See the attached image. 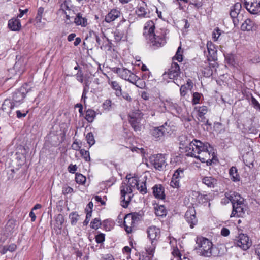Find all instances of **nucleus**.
Instances as JSON below:
<instances>
[{"instance_id": "f704fd0d", "label": "nucleus", "mask_w": 260, "mask_h": 260, "mask_svg": "<svg viewBox=\"0 0 260 260\" xmlns=\"http://www.w3.org/2000/svg\"><path fill=\"white\" fill-rule=\"evenodd\" d=\"M95 116L96 113L93 110L88 109L86 111L85 118L88 122H92Z\"/></svg>"}, {"instance_id": "9d476101", "label": "nucleus", "mask_w": 260, "mask_h": 260, "mask_svg": "<svg viewBox=\"0 0 260 260\" xmlns=\"http://www.w3.org/2000/svg\"><path fill=\"white\" fill-rule=\"evenodd\" d=\"M233 211L231 217H242L245 214L244 205L241 201L232 202Z\"/></svg>"}, {"instance_id": "1a4fd4ad", "label": "nucleus", "mask_w": 260, "mask_h": 260, "mask_svg": "<svg viewBox=\"0 0 260 260\" xmlns=\"http://www.w3.org/2000/svg\"><path fill=\"white\" fill-rule=\"evenodd\" d=\"M169 126L166 122L160 126L153 127L151 130V134L156 140H158L169 133Z\"/></svg>"}, {"instance_id": "f8f14e48", "label": "nucleus", "mask_w": 260, "mask_h": 260, "mask_svg": "<svg viewBox=\"0 0 260 260\" xmlns=\"http://www.w3.org/2000/svg\"><path fill=\"white\" fill-rule=\"evenodd\" d=\"M185 219L191 229H193L194 225L197 224L198 219L196 217V212L193 208L187 210L185 214Z\"/></svg>"}, {"instance_id": "c9c22d12", "label": "nucleus", "mask_w": 260, "mask_h": 260, "mask_svg": "<svg viewBox=\"0 0 260 260\" xmlns=\"http://www.w3.org/2000/svg\"><path fill=\"white\" fill-rule=\"evenodd\" d=\"M229 174L231 177V179L234 181H238L240 180V177L237 173V169L236 167H232L229 170Z\"/></svg>"}, {"instance_id": "a19ab883", "label": "nucleus", "mask_w": 260, "mask_h": 260, "mask_svg": "<svg viewBox=\"0 0 260 260\" xmlns=\"http://www.w3.org/2000/svg\"><path fill=\"white\" fill-rule=\"evenodd\" d=\"M102 225V222L99 218H95L91 222H90V227L95 230L98 229L101 227Z\"/></svg>"}, {"instance_id": "3c124183", "label": "nucleus", "mask_w": 260, "mask_h": 260, "mask_svg": "<svg viewBox=\"0 0 260 260\" xmlns=\"http://www.w3.org/2000/svg\"><path fill=\"white\" fill-rule=\"evenodd\" d=\"M202 94L200 93L196 92L193 93L192 103L193 105H196L200 102V100Z\"/></svg>"}, {"instance_id": "c85d7f7f", "label": "nucleus", "mask_w": 260, "mask_h": 260, "mask_svg": "<svg viewBox=\"0 0 260 260\" xmlns=\"http://www.w3.org/2000/svg\"><path fill=\"white\" fill-rule=\"evenodd\" d=\"M134 180L135 181V185H136L137 189L139 191L140 193L142 194H146L147 189L146 181H143L141 183H139L137 178H134Z\"/></svg>"}, {"instance_id": "cd10ccee", "label": "nucleus", "mask_w": 260, "mask_h": 260, "mask_svg": "<svg viewBox=\"0 0 260 260\" xmlns=\"http://www.w3.org/2000/svg\"><path fill=\"white\" fill-rule=\"evenodd\" d=\"M193 88V83L190 79H188L186 84L181 86L180 89V95L184 96L187 93L188 90H191Z\"/></svg>"}, {"instance_id": "13d9d810", "label": "nucleus", "mask_w": 260, "mask_h": 260, "mask_svg": "<svg viewBox=\"0 0 260 260\" xmlns=\"http://www.w3.org/2000/svg\"><path fill=\"white\" fill-rule=\"evenodd\" d=\"M213 63H209V69H206L207 70V76H210L212 75L213 71L212 68H215L218 66L217 63L215 61Z\"/></svg>"}, {"instance_id": "aec40b11", "label": "nucleus", "mask_w": 260, "mask_h": 260, "mask_svg": "<svg viewBox=\"0 0 260 260\" xmlns=\"http://www.w3.org/2000/svg\"><path fill=\"white\" fill-rule=\"evenodd\" d=\"M153 194L155 198L164 200L165 199V188L161 184H156L153 188Z\"/></svg>"}, {"instance_id": "b1692460", "label": "nucleus", "mask_w": 260, "mask_h": 260, "mask_svg": "<svg viewBox=\"0 0 260 260\" xmlns=\"http://www.w3.org/2000/svg\"><path fill=\"white\" fill-rule=\"evenodd\" d=\"M131 186H129L126 187V190H125L124 187H121L120 193H121V199H122L121 202L123 203L121 204V206L126 208L128 207V204L129 203V201H126L125 199V197L126 194L128 192L129 193H131L132 192V189L131 188Z\"/></svg>"}, {"instance_id": "f257e3e1", "label": "nucleus", "mask_w": 260, "mask_h": 260, "mask_svg": "<svg viewBox=\"0 0 260 260\" xmlns=\"http://www.w3.org/2000/svg\"><path fill=\"white\" fill-rule=\"evenodd\" d=\"M196 242L197 246L194 247V250L198 255L205 257H210L214 255L213 244L208 239L198 236Z\"/></svg>"}, {"instance_id": "bf43d9fd", "label": "nucleus", "mask_w": 260, "mask_h": 260, "mask_svg": "<svg viewBox=\"0 0 260 260\" xmlns=\"http://www.w3.org/2000/svg\"><path fill=\"white\" fill-rule=\"evenodd\" d=\"M95 239L97 243H102L105 241V234L103 233H100L95 236Z\"/></svg>"}, {"instance_id": "338daca9", "label": "nucleus", "mask_w": 260, "mask_h": 260, "mask_svg": "<svg viewBox=\"0 0 260 260\" xmlns=\"http://www.w3.org/2000/svg\"><path fill=\"white\" fill-rule=\"evenodd\" d=\"M134 85L140 88H143L145 86V83L139 78V79L137 81V83H135Z\"/></svg>"}, {"instance_id": "37998d69", "label": "nucleus", "mask_w": 260, "mask_h": 260, "mask_svg": "<svg viewBox=\"0 0 260 260\" xmlns=\"http://www.w3.org/2000/svg\"><path fill=\"white\" fill-rule=\"evenodd\" d=\"M183 176L184 169L181 168H179L175 171L172 177H174V179L176 178L179 180L180 178L183 177Z\"/></svg>"}, {"instance_id": "e2e57ef3", "label": "nucleus", "mask_w": 260, "mask_h": 260, "mask_svg": "<svg viewBox=\"0 0 260 260\" xmlns=\"http://www.w3.org/2000/svg\"><path fill=\"white\" fill-rule=\"evenodd\" d=\"M112 102L110 100H106L103 104V107L105 110H109L111 107Z\"/></svg>"}, {"instance_id": "774afa93", "label": "nucleus", "mask_w": 260, "mask_h": 260, "mask_svg": "<svg viewBox=\"0 0 260 260\" xmlns=\"http://www.w3.org/2000/svg\"><path fill=\"white\" fill-rule=\"evenodd\" d=\"M251 103L253 105V107L255 108L259 109L260 108V104L259 102L256 100V99L253 96L251 98Z\"/></svg>"}, {"instance_id": "6e6552de", "label": "nucleus", "mask_w": 260, "mask_h": 260, "mask_svg": "<svg viewBox=\"0 0 260 260\" xmlns=\"http://www.w3.org/2000/svg\"><path fill=\"white\" fill-rule=\"evenodd\" d=\"M244 6L252 14H258L260 12V0H244Z\"/></svg>"}, {"instance_id": "6e6d98bb", "label": "nucleus", "mask_w": 260, "mask_h": 260, "mask_svg": "<svg viewBox=\"0 0 260 260\" xmlns=\"http://www.w3.org/2000/svg\"><path fill=\"white\" fill-rule=\"evenodd\" d=\"M44 12V8L41 7L38 9L37 14L35 18L37 22H41L42 15Z\"/></svg>"}, {"instance_id": "412c9836", "label": "nucleus", "mask_w": 260, "mask_h": 260, "mask_svg": "<svg viewBox=\"0 0 260 260\" xmlns=\"http://www.w3.org/2000/svg\"><path fill=\"white\" fill-rule=\"evenodd\" d=\"M111 71L117 73L120 78L125 80L128 78V75H130L131 73V71L126 68H120L118 67H113L111 69Z\"/></svg>"}, {"instance_id": "5701e85b", "label": "nucleus", "mask_w": 260, "mask_h": 260, "mask_svg": "<svg viewBox=\"0 0 260 260\" xmlns=\"http://www.w3.org/2000/svg\"><path fill=\"white\" fill-rule=\"evenodd\" d=\"M217 182V180L212 176H204L202 178V182L210 188L215 187Z\"/></svg>"}, {"instance_id": "f3484780", "label": "nucleus", "mask_w": 260, "mask_h": 260, "mask_svg": "<svg viewBox=\"0 0 260 260\" xmlns=\"http://www.w3.org/2000/svg\"><path fill=\"white\" fill-rule=\"evenodd\" d=\"M123 22L119 24L115 31L114 32V38L117 42L120 41L127 34L128 31V25L124 26V28H122Z\"/></svg>"}, {"instance_id": "423d86ee", "label": "nucleus", "mask_w": 260, "mask_h": 260, "mask_svg": "<svg viewBox=\"0 0 260 260\" xmlns=\"http://www.w3.org/2000/svg\"><path fill=\"white\" fill-rule=\"evenodd\" d=\"M234 245L240 247L244 250L248 249L251 245L249 238L244 234H240L234 241Z\"/></svg>"}, {"instance_id": "4c0bfd02", "label": "nucleus", "mask_w": 260, "mask_h": 260, "mask_svg": "<svg viewBox=\"0 0 260 260\" xmlns=\"http://www.w3.org/2000/svg\"><path fill=\"white\" fill-rule=\"evenodd\" d=\"M69 218L71 220V224L75 225L79 220V215L77 212H72L69 214Z\"/></svg>"}, {"instance_id": "9b49d317", "label": "nucleus", "mask_w": 260, "mask_h": 260, "mask_svg": "<svg viewBox=\"0 0 260 260\" xmlns=\"http://www.w3.org/2000/svg\"><path fill=\"white\" fill-rule=\"evenodd\" d=\"M166 34H162L160 35L155 34L154 38H151L149 41L153 49H155L164 46L166 43Z\"/></svg>"}, {"instance_id": "a211bd4d", "label": "nucleus", "mask_w": 260, "mask_h": 260, "mask_svg": "<svg viewBox=\"0 0 260 260\" xmlns=\"http://www.w3.org/2000/svg\"><path fill=\"white\" fill-rule=\"evenodd\" d=\"M16 59L14 69L16 72L22 73L25 70L26 58L24 57L16 56Z\"/></svg>"}, {"instance_id": "de8ad7c7", "label": "nucleus", "mask_w": 260, "mask_h": 260, "mask_svg": "<svg viewBox=\"0 0 260 260\" xmlns=\"http://www.w3.org/2000/svg\"><path fill=\"white\" fill-rule=\"evenodd\" d=\"M131 215L132 219L134 220L135 224L140 221L142 218V214L140 212H132L129 213Z\"/></svg>"}, {"instance_id": "6ab92c4d", "label": "nucleus", "mask_w": 260, "mask_h": 260, "mask_svg": "<svg viewBox=\"0 0 260 260\" xmlns=\"http://www.w3.org/2000/svg\"><path fill=\"white\" fill-rule=\"evenodd\" d=\"M121 14L120 11L117 9H111L105 16V21L107 23L113 22L119 17Z\"/></svg>"}, {"instance_id": "79ce46f5", "label": "nucleus", "mask_w": 260, "mask_h": 260, "mask_svg": "<svg viewBox=\"0 0 260 260\" xmlns=\"http://www.w3.org/2000/svg\"><path fill=\"white\" fill-rule=\"evenodd\" d=\"M156 243H154V244H153V245L151 244V246L146 248V251L147 254H148L147 256H148V257H149L152 259L154 256V253L155 248H156Z\"/></svg>"}, {"instance_id": "4d7b16f0", "label": "nucleus", "mask_w": 260, "mask_h": 260, "mask_svg": "<svg viewBox=\"0 0 260 260\" xmlns=\"http://www.w3.org/2000/svg\"><path fill=\"white\" fill-rule=\"evenodd\" d=\"M138 79H139V77L131 72L130 75H128V78H127L126 80L128 81L129 82L134 84L135 83H137V81Z\"/></svg>"}, {"instance_id": "e433bc0d", "label": "nucleus", "mask_w": 260, "mask_h": 260, "mask_svg": "<svg viewBox=\"0 0 260 260\" xmlns=\"http://www.w3.org/2000/svg\"><path fill=\"white\" fill-rule=\"evenodd\" d=\"M167 212V210L164 205H157L155 207V213L157 216H165L166 215Z\"/></svg>"}, {"instance_id": "09e8293b", "label": "nucleus", "mask_w": 260, "mask_h": 260, "mask_svg": "<svg viewBox=\"0 0 260 260\" xmlns=\"http://www.w3.org/2000/svg\"><path fill=\"white\" fill-rule=\"evenodd\" d=\"M80 153L86 161H89L90 160L89 152L88 151L84 149H81L80 150Z\"/></svg>"}, {"instance_id": "39448f33", "label": "nucleus", "mask_w": 260, "mask_h": 260, "mask_svg": "<svg viewBox=\"0 0 260 260\" xmlns=\"http://www.w3.org/2000/svg\"><path fill=\"white\" fill-rule=\"evenodd\" d=\"M150 161L154 168L159 171L162 170L167 165L165 155L162 154L153 155L150 157Z\"/></svg>"}, {"instance_id": "a18cd8bd", "label": "nucleus", "mask_w": 260, "mask_h": 260, "mask_svg": "<svg viewBox=\"0 0 260 260\" xmlns=\"http://www.w3.org/2000/svg\"><path fill=\"white\" fill-rule=\"evenodd\" d=\"M225 60L229 65L234 66L235 64V55L233 54H228L225 56Z\"/></svg>"}, {"instance_id": "7c9ffc66", "label": "nucleus", "mask_w": 260, "mask_h": 260, "mask_svg": "<svg viewBox=\"0 0 260 260\" xmlns=\"http://www.w3.org/2000/svg\"><path fill=\"white\" fill-rule=\"evenodd\" d=\"M109 84L115 91V94L116 96L120 97L122 94V90L119 84L117 81H109Z\"/></svg>"}, {"instance_id": "c756f323", "label": "nucleus", "mask_w": 260, "mask_h": 260, "mask_svg": "<svg viewBox=\"0 0 260 260\" xmlns=\"http://www.w3.org/2000/svg\"><path fill=\"white\" fill-rule=\"evenodd\" d=\"M254 23L250 19H246L241 26V29L242 31L252 30Z\"/></svg>"}, {"instance_id": "5fc2aeb1", "label": "nucleus", "mask_w": 260, "mask_h": 260, "mask_svg": "<svg viewBox=\"0 0 260 260\" xmlns=\"http://www.w3.org/2000/svg\"><path fill=\"white\" fill-rule=\"evenodd\" d=\"M221 30L219 27L215 28L212 32V37L214 41H216L218 40L219 36L221 35Z\"/></svg>"}, {"instance_id": "393cba45", "label": "nucleus", "mask_w": 260, "mask_h": 260, "mask_svg": "<svg viewBox=\"0 0 260 260\" xmlns=\"http://www.w3.org/2000/svg\"><path fill=\"white\" fill-rule=\"evenodd\" d=\"M74 22L77 25H81L82 27H86L88 25L87 19L82 13L76 14Z\"/></svg>"}, {"instance_id": "680f3d73", "label": "nucleus", "mask_w": 260, "mask_h": 260, "mask_svg": "<svg viewBox=\"0 0 260 260\" xmlns=\"http://www.w3.org/2000/svg\"><path fill=\"white\" fill-rule=\"evenodd\" d=\"M170 185L173 187H178L179 186V180L172 177L170 182Z\"/></svg>"}, {"instance_id": "052dcab7", "label": "nucleus", "mask_w": 260, "mask_h": 260, "mask_svg": "<svg viewBox=\"0 0 260 260\" xmlns=\"http://www.w3.org/2000/svg\"><path fill=\"white\" fill-rule=\"evenodd\" d=\"M77 80L80 83L83 82L84 75L82 71H78L76 75Z\"/></svg>"}, {"instance_id": "8fccbe9b", "label": "nucleus", "mask_w": 260, "mask_h": 260, "mask_svg": "<svg viewBox=\"0 0 260 260\" xmlns=\"http://www.w3.org/2000/svg\"><path fill=\"white\" fill-rule=\"evenodd\" d=\"M197 108L198 109V116H203L205 115L208 111V108L205 106H199L195 108V109Z\"/></svg>"}, {"instance_id": "7ed1b4c3", "label": "nucleus", "mask_w": 260, "mask_h": 260, "mask_svg": "<svg viewBox=\"0 0 260 260\" xmlns=\"http://www.w3.org/2000/svg\"><path fill=\"white\" fill-rule=\"evenodd\" d=\"M143 114L139 110H133L128 114V122L132 128L135 132L141 131L143 124L141 121L143 119Z\"/></svg>"}, {"instance_id": "a878e982", "label": "nucleus", "mask_w": 260, "mask_h": 260, "mask_svg": "<svg viewBox=\"0 0 260 260\" xmlns=\"http://www.w3.org/2000/svg\"><path fill=\"white\" fill-rule=\"evenodd\" d=\"M94 40L96 41L95 46L99 47L101 45V40L98 34L93 31H90L87 37L85 38V41L88 42H93Z\"/></svg>"}, {"instance_id": "4be33fe9", "label": "nucleus", "mask_w": 260, "mask_h": 260, "mask_svg": "<svg viewBox=\"0 0 260 260\" xmlns=\"http://www.w3.org/2000/svg\"><path fill=\"white\" fill-rule=\"evenodd\" d=\"M55 220L54 227L55 230H58V233H60L62 228V225L64 222V218L62 214H58L54 217Z\"/></svg>"}, {"instance_id": "864d4df0", "label": "nucleus", "mask_w": 260, "mask_h": 260, "mask_svg": "<svg viewBox=\"0 0 260 260\" xmlns=\"http://www.w3.org/2000/svg\"><path fill=\"white\" fill-rule=\"evenodd\" d=\"M195 158L199 159L202 162H206L207 166H211L213 162V159H210L209 158L206 159V158L203 157L200 155L195 156Z\"/></svg>"}, {"instance_id": "473e14b6", "label": "nucleus", "mask_w": 260, "mask_h": 260, "mask_svg": "<svg viewBox=\"0 0 260 260\" xmlns=\"http://www.w3.org/2000/svg\"><path fill=\"white\" fill-rule=\"evenodd\" d=\"M210 197H211V195L210 194H200L198 196V200L200 203L204 204V205L208 204V206L210 207V203L209 201L210 200Z\"/></svg>"}, {"instance_id": "ea45409f", "label": "nucleus", "mask_w": 260, "mask_h": 260, "mask_svg": "<svg viewBox=\"0 0 260 260\" xmlns=\"http://www.w3.org/2000/svg\"><path fill=\"white\" fill-rule=\"evenodd\" d=\"M136 14L139 17H145L147 15V12L145 7L143 6H138L136 10Z\"/></svg>"}, {"instance_id": "0e129e2a", "label": "nucleus", "mask_w": 260, "mask_h": 260, "mask_svg": "<svg viewBox=\"0 0 260 260\" xmlns=\"http://www.w3.org/2000/svg\"><path fill=\"white\" fill-rule=\"evenodd\" d=\"M176 59L179 62H181L183 60V55L181 53H179V51H177L176 54L173 58V60Z\"/></svg>"}, {"instance_id": "bb28decb", "label": "nucleus", "mask_w": 260, "mask_h": 260, "mask_svg": "<svg viewBox=\"0 0 260 260\" xmlns=\"http://www.w3.org/2000/svg\"><path fill=\"white\" fill-rule=\"evenodd\" d=\"M8 27L12 31H18L21 28L20 21L16 18H12L8 22Z\"/></svg>"}, {"instance_id": "4468645a", "label": "nucleus", "mask_w": 260, "mask_h": 260, "mask_svg": "<svg viewBox=\"0 0 260 260\" xmlns=\"http://www.w3.org/2000/svg\"><path fill=\"white\" fill-rule=\"evenodd\" d=\"M148 237L151 242V244L157 243V238H159L160 231L158 228L155 226H150L147 231Z\"/></svg>"}, {"instance_id": "c03bdc74", "label": "nucleus", "mask_w": 260, "mask_h": 260, "mask_svg": "<svg viewBox=\"0 0 260 260\" xmlns=\"http://www.w3.org/2000/svg\"><path fill=\"white\" fill-rule=\"evenodd\" d=\"M86 177L80 173H76L75 176L76 182L78 184H83L86 181Z\"/></svg>"}, {"instance_id": "72a5a7b5", "label": "nucleus", "mask_w": 260, "mask_h": 260, "mask_svg": "<svg viewBox=\"0 0 260 260\" xmlns=\"http://www.w3.org/2000/svg\"><path fill=\"white\" fill-rule=\"evenodd\" d=\"M168 106L170 110L175 112L177 114H180L182 112V108L177 104L169 102L167 103Z\"/></svg>"}, {"instance_id": "69168bd1", "label": "nucleus", "mask_w": 260, "mask_h": 260, "mask_svg": "<svg viewBox=\"0 0 260 260\" xmlns=\"http://www.w3.org/2000/svg\"><path fill=\"white\" fill-rule=\"evenodd\" d=\"M78 167L76 165L70 164L68 167V171L72 174L75 173L77 170Z\"/></svg>"}, {"instance_id": "f03ea898", "label": "nucleus", "mask_w": 260, "mask_h": 260, "mask_svg": "<svg viewBox=\"0 0 260 260\" xmlns=\"http://www.w3.org/2000/svg\"><path fill=\"white\" fill-rule=\"evenodd\" d=\"M194 145L192 146L193 148H191V150L187 154L188 156L194 157L198 156L202 153L205 154V156L208 157L210 156V153L212 150H213V147H212L209 143H203L200 140L193 139Z\"/></svg>"}, {"instance_id": "49530a36", "label": "nucleus", "mask_w": 260, "mask_h": 260, "mask_svg": "<svg viewBox=\"0 0 260 260\" xmlns=\"http://www.w3.org/2000/svg\"><path fill=\"white\" fill-rule=\"evenodd\" d=\"M86 139L89 146L91 147L95 143L94 136L92 132L88 133L86 135Z\"/></svg>"}, {"instance_id": "58836bf2", "label": "nucleus", "mask_w": 260, "mask_h": 260, "mask_svg": "<svg viewBox=\"0 0 260 260\" xmlns=\"http://www.w3.org/2000/svg\"><path fill=\"white\" fill-rule=\"evenodd\" d=\"M230 15L232 18L234 26H237L239 23L240 16L238 15V13H235L232 9H231Z\"/></svg>"}, {"instance_id": "dca6fc26", "label": "nucleus", "mask_w": 260, "mask_h": 260, "mask_svg": "<svg viewBox=\"0 0 260 260\" xmlns=\"http://www.w3.org/2000/svg\"><path fill=\"white\" fill-rule=\"evenodd\" d=\"M209 56L208 60L209 61H215L217 60V49L215 45L211 41H208L207 44Z\"/></svg>"}, {"instance_id": "2f4dec72", "label": "nucleus", "mask_w": 260, "mask_h": 260, "mask_svg": "<svg viewBox=\"0 0 260 260\" xmlns=\"http://www.w3.org/2000/svg\"><path fill=\"white\" fill-rule=\"evenodd\" d=\"M15 106V105L13 103L11 100L6 99L2 106V109L4 112L8 113V110L10 111Z\"/></svg>"}, {"instance_id": "2eb2a0df", "label": "nucleus", "mask_w": 260, "mask_h": 260, "mask_svg": "<svg viewBox=\"0 0 260 260\" xmlns=\"http://www.w3.org/2000/svg\"><path fill=\"white\" fill-rule=\"evenodd\" d=\"M180 145L184 147L186 152H189L191 148H193L192 146L194 145L193 139L191 141L187 136L182 135L179 138Z\"/></svg>"}, {"instance_id": "0eeeda50", "label": "nucleus", "mask_w": 260, "mask_h": 260, "mask_svg": "<svg viewBox=\"0 0 260 260\" xmlns=\"http://www.w3.org/2000/svg\"><path fill=\"white\" fill-rule=\"evenodd\" d=\"M181 73L180 67L176 62H172L170 68L168 72H165L163 75V78H169L170 79L176 80Z\"/></svg>"}, {"instance_id": "603ef678", "label": "nucleus", "mask_w": 260, "mask_h": 260, "mask_svg": "<svg viewBox=\"0 0 260 260\" xmlns=\"http://www.w3.org/2000/svg\"><path fill=\"white\" fill-rule=\"evenodd\" d=\"M124 223L131 225V226H135L134 220L132 219L131 215L129 213L126 214L124 218Z\"/></svg>"}, {"instance_id": "20e7f679", "label": "nucleus", "mask_w": 260, "mask_h": 260, "mask_svg": "<svg viewBox=\"0 0 260 260\" xmlns=\"http://www.w3.org/2000/svg\"><path fill=\"white\" fill-rule=\"evenodd\" d=\"M28 84H25L13 93L11 101L16 106H18L23 102L26 94L29 92V89H28Z\"/></svg>"}, {"instance_id": "ddd939ff", "label": "nucleus", "mask_w": 260, "mask_h": 260, "mask_svg": "<svg viewBox=\"0 0 260 260\" xmlns=\"http://www.w3.org/2000/svg\"><path fill=\"white\" fill-rule=\"evenodd\" d=\"M155 25L152 20L147 21L144 27L143 36L147 40H150L152 37L154 38Z\"/></svg>"}]
</instances>
